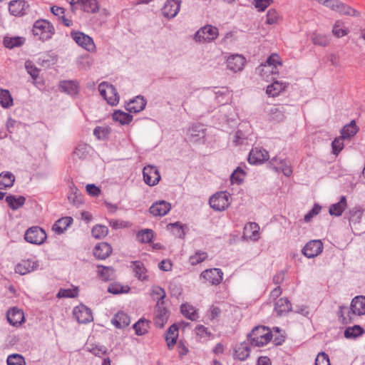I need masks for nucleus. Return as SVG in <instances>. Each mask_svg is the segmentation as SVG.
Instances as JSON below:
<instances>
[{
	"label": "nucleus",
	"mask_w": 365,
	"mask_h": 365,
	"mask_svg": "<svg viewBox=\"0 0 365 365\" xmlns=\"http://www.w3.org/2000/svg\"><path fill=\"white\" fill-rule=\"evenodd\" d=\"M346 309V307L341 306L338 312L339 318L344 324L352 322L354 320L353 315L361 316L365 314V297L358 296L352 299L347 317L344 316V310Z\"/></svg>",
	"instance_id": "nucleus-1"
},
{
	"label": "nucleus",
	"mask_w": 365,
	"mask_h": 365,
	"mask_svg": "<svg viewBox=\"0 0 365 365\" xmlns=\"http://www.w3.org/2000/svg\"><path fill=\"white\" fill-rule=\"evenodd\" d=\"M272 331L269 328L264 326L255 327L252 331L247 334V340L250 344L254 346H263L272 339Z\"/></svg>",
	"instance_id": "nucleus-2"
},
{
	"label": "nucleus",
	"mask_w": 365,
	"mask_h": 365,
	"mask_svg": "<svg viewBox=\"0 0 365 365\" xmlns=\"http://www.w3.org/2000/svg\"><path fill=\"white\" fill-rule=\"evenodd\" d=\"M33 34L43 41L49 40L55 33L53 26L44 19L37 20L33 26Z\"/></svg>",
	"instance_id": "nucleus-3"
},
{
	"label": "nucleus",
	"mask_w": 365,
	"mask_h": 365,
	"mask_svg": "<svg viewBox=\"0 0 365 365\" xmlns=\"http://www.w3.org/2000/svg\"><path fill=\"white\" fill-rule=\"evenodd\" d=\"M100 94L108 104L115 106L119 101V96L115 88L107 83L103 82L98 86Z\"/></svg>",
	"instance_id": "nucleus-4"
},
{
	"label": "nucleus",
	"mask_w": 365,
	"mask_h": 365,
	"mask_svg": "<svg viewBox=\"0 0 365 365\" xmlns=\"http://www.w3.org/2000/svg\"><path fill=\"white\" fill-rule=\"evenodd\" d=\"M230 195L226 192H220L214 194L209 200L210 207L216 211H222L227 208L230 204Z\"/></svg>",
	"instance_id": "nucleus-5"
},
{
	"label": "nucleus",
	"mask_w": 365,
	"mask_h": 365,
	"mask_svg": "<svg viewBox=\"0 0 365 365\" xmlns=\"http://www.w3.org/2000/svg\"><path fill=\"white\" fill-rule=\"evenodd\" d=\"M219 35L218 29L211 25H206L200 28L195 34L194 39L198 42L212 41Z\"/></svg>",
	"instance_id": "nucleus-6"
},
{
	"label": "nucleus",
	"mask_w": 365,
	"mask_h": 365,
	"mask_svg": "<svg viewBox=\"0 0 365 365\" xmlns=\"http://www.w3.org/2000/svg\"><path fill=\"white\" fill-rule=\"evenodd\" d=\"M324 5L336 12H339L341 14L349 15L351 16H359V11L339 1V0H326Z\"/></svg>",
	"instance_id": "nucleus-7"
},
{
	"label": "nucleus",
	"mask_w": 365,
	"mask_h": 365,
	"mask_svg": "<svg viewBox=\"0 0 365 365\" xmlns=\"http://www.w3.org/2000/svg\"><path fill=\"white\" fill-rule=\"evenodd\" d=\"M24 239L31 244L41 245L46 240V234L39 227H31L26 231Z\"/></svg>",
	"instance_id": "nucleus-8"
},
{
	"label": "nucleus",
	"mask_w": 365,
	"mask_h": 365,
	"mask_svg": "<svg viewBox=\"0 0 365 365\" xmlns=\"http://www.w3.org/2000/svg\"><path fill=\"white\" fill-rule=\"evenodd\" d=\"M170 311L161 302L156 304L154 312L153 322L157 328H163L170 317Z\"/></svg>",
	"instance_id": "nucleus-9"
},
{
	"label": "nucleus",
	"mask_w": 365,
	"mask_h": 365,
	"mask_svg": "<svg viewBox=\"0 0 365 365\" xmlns=\"http://www.w3.org/2000/svg\"><path fill=\"white\" fill-rule=\"evenodd\" d=\"M71 36L73 41L80 46L88 51H92L95 48L93 40L89 36L78 31H72Z\"/></svg>",
	"instance_id": "nucleus-10"
},
{
	"label": "nucleus",
	"mask_w": 365,
	"mask_h": 365,
	"mask_svg": "<svg viewBox=\"0 0 365 365\" xmlns=\"http://www.w3.org/2000/svg\"><path fill=\"white\" fill-rule=\"evenodd\" d=\"M323 243L319 240H313L308 242L302 252L307 258H314L322 252Z\"/></svg>",
	"instance_id": "nucleus-11"
},
{
	"label": "nucleus",
	"mask_w": 365,
	"mask_h": 365,
	"mask_svg": "<svg viewBox=\"0 0 365 365\" xmlns=\"http://www.w3.org/2000/svg\"><path fill=\"white\" fill-rule=\"evenodd\" d=\"M144 182L149 186L157 185L160 180V175L155 166L146 165L143 170Z\"/></svg>",
	"instance_id": "nucleus-12"
},
{
	"label": "nucleus",
	"mask_w": 365,
	"mask_h": 365,
	"mask_svg": "<svg viewBox=\"0 0 365 365\" xmlns=\"http://www.w3.org/2000/svg\"><path fill=\"white\" fill-rule=\"evenodd\" d=\"M269 159L268 152L262 148H254L250 152L248 162L250 164H262Z\"/></svg>",
	"instance_id": "nucleus-13"
},
{
	"label": "nucleus",
	"mask_w": 365,
	"mask_h": 365,
	"mask_svg": "<svg viewBox=\"0 0 365 365\" xmlns=\"http://www.w3.org/2000/svg\"><path fill=\"white\" fill-rule=\"evenodd\" d=\"M223 272L220 269L212 268L203 271L200 277L206 279L212 285L220 284L222 280Z\"/></svg>",
	"instance_id": "nucleus-14"
},
{
	"label": "nucleus",
	"mask_w": 365,
	"mask_h": 365,
	"mask_svg": "<svg viewBox=\"0 0 365 365\" xmlns=\"http://www.w3.org/2000/svg\"><path fill=\"white\" fill-rule=\"evenodd\" d=\"M73 315L81 324H86L93 320V314L91 310L85 305H79L73 309Z\"/></svg>",
	"instance_id": "nucleus-15"
},
{
	"label": "nucleus",
	"mask_w": 365,
	"mask_h": 365,
	"mask_svg": "<svg viewBox=\"0 0 365 365\" xmlns=\"http://www.w3.org/2000/svg\"><path fill=\"white\" fill-rule=\"evenodd\" d=\"M71 6L72 11H74V4H79L82 6L83 11L87 13H96L98 11V6L96 0H67Z\"/></svg>",
	"instance_id": "nucleus-16"
},
{
	"label": "nucleus",
	"mask_w": 365,
	"mask_h": 365,
	"mask_svg": "<svg viewBox=\"0 0 365 365\" xmlns=\"http://www.w3.org/2000/svg\"><path fill=\"white\" fill-rule=\"evenodd\" d=\"M181 0H168L162 8V13L165 17L174 18L180 11Z\"/></svg>",
	"instance_id": "nucleus-17"
},
{
	"label": "nucleus",
	"mask_w": 365,
	"mask_h": 365,
	"mask_svg": "<svg viewBox=\"0 0 365 365\" xmlns=\"http://www.w3.org/2000/svg\"><path fill=\"white\" fill-rule=\"evenodd\" d=\"M171 209V205L165 200H159L154 202L149 208L153 216H165Z\"/></svg>",
	"instance_id": "nucleus-18"
},
{
	"label": "nucleus",
	"mask_w": 365,
	"mask_h": 365,
	"mask_svg": "<svg viewBox=\"0 0 365 365\" xmlns=\"http://www.w3.org/2000/svg\"><path fill=\"white\" fill-rule=\"evenodd\" d=\"M269 165L275 171L282 172L287 177L290 176L292 173L290 164L284 160L273 158L269 161Z\"/></svg>",
	"instance_id": "nucleus-19"
},
{
	"label": "nucleus",
	"mask_w": 365,
	"mask_h": 365,
	"mask_svg": "<svg viewBox=\"0 0 365 365\" xmlns=\"http://www.w3.org/2000/svg\"><path fill=\"white\" fill-rule=\"evenodd\" d=\"M29 8V4L24 0H14L9 2V10L13 16H23Z\"/></svg>",
	"instance_id": "nucleus-20"
},
{
	"label": "nucleus",
	"mask_w": 365,
	"mask_h": 365,
	"mask_svg": "<svg viewBox=\"0 0 365 365\" xmlns=\"http://www.w3.org/2000/svg\"><path fill=\"white\" fill-rule=\"evenodd\" d=\"M6 317L9 323L14 327L21 325L24 321L23 311L16 307L9 309L6 313Z\"/></svg>",
	"instance_id": "nucleus-21"
},
{
	"label": "nucleus",
	"mask_w": 365,
	"mask_h": 365,
	"mask_svg": "<svg viewBox=\"0 0 365 365\" xmlns=\"http://www.w3.org/2000/svg\"><path fill=\"white\" fill-rule=\"evenodd\" d=\"M245 63V58L242 55H232L227 60V68L234 71H240L242 70Z\"/></svg>",
	"instance_id": "nucleus-22"
},
{
	"label": "nucleus",
	"mask_w": 365,
	"mask_h": 365,
	"mask_svg": "<svg viewBox=\"0 0 365 365\" xmlns=\"http://www.w3.org/2000/svg\"><path fill=\"white\" fill-rule=\"evenodd\" d=\"M112 247L107 242L98 243L93 249V255L98 259H105L112 253Z\"/></svg>",
	"instance_id": "nucleus-23"
},
{
	"label": "nucleus",
	"mask_w": 365,
	"mask_h": 365,
	"mask_svg": "<svg viewBox=\"0 0 365 365\" xmlns=\"http://www.w3.org/2000/svg\"><path fill=\"white\" fill-rule=\"evenodd\" d=\"M38 266V262L29 259L22 260L15 267V272L24 275L36 269Z\"/></svg>",
	"instance_id": "nucleus-24"
},
{
	"label": "nucleus",
	"mask_w": 365,
	"mask_h": 365,
	"mask_svg": "<svg viewBox=\"0 0 365 365\" xmlns=\"http://www.w3.org/2000/svg\"><path fill=\"white\" fill-rule=\"evenodd\" d=\"M145 105L146 101L143 96H139L128 103L126 109L130 113H138L145 108Z\"/></svg>",
	"instance_id": "nucleus-25"
},
{
	"label": "nucleus",
	"mask_w": 365,
	"mask_h": 365,
	"mask_svg": "<svg viewBox=\"0 0 365 365\" xmlns=\"http://www.w3.org/2000/svg\"><path fill=\"white\" fill-rule=\"evenodd\" d=\"M274 310L278 316H282L292 311V304L287 298L282 297L275 303Z\"/></svg>",
	"instance_id": "nucleus-26"
},
{
	"label": "nucleus",
	"mask_w": 365,
	"mask_h": 365,
	"mask_svg": "<svg viewBox=\"0 0 365 365\" xmlns=\"http://www.w3.org/2000/svg\"><path fill=\"white\" fill-rule=\"evenodd\" d=\"M118 329L124 328L130 324V320L128 314L123 312H118L111 321Z\"/></svg>",
	"instance_id": "nucleus-27"
},
{
	"label": "nucleus",
	"mask_w": 365,
	"mask_h": 365,
	"mask_svg": "<svg viewBox=\"0 0 365 365\" xmlns=\"http://www.w3.org/2000/svg\"><path fill=\"white\" fill-rule=\"evenodd\" d=\"M130 267L135 273V276L141 281L147 279L146 269L144 264L140 261H133L131 262Z\"/></svg>",
	"instance_id": "nucleus-28"
},
{
	"label": "nucleus",
	"mask_w": 365,
	"mask_h": 365,
	"mask_svg": "<svg viewBox=\"0 0 365 365\" xmlns=\"http://www.w3.org/2000/svg\"><path fill=\"white\" fill-rule=\"evenodd\" d=\"M178 336V327L175 324H172L168 329L165 336L168 349H172L176 344Z\"/></svg>",
	"instance_id": "nucleus-29"
},
{
	"label": "nucleus",
	"mask_w": 365,
	"mask_h": 365,
	"mask_svg": "<svg viewBox=\"0 0 365 365\" xmlns=\"http://www.w3.org/2000/svg\"><path fill=\"white\" fill-rule=\"evenodd\" d=\"M285 112L284 106H274L269 110V120L281 122L285 118Z\"/></svg>",
	"instance_id": "nucleus-30"
},
{
	"label": "nucleus",
	"mask_w": 365,
	"mask_h": 365,
	"mask_svg": "<svg viewBox=\"0 0 365 365\" xmlns=\"http://www.w3.org/2000/svg\"><path fill=\"white\" fill-rule=\"evenodd\" d=\"M346 199L345 196H341L338 202L331 205L329 207V214L333 216L339 217L346 207Z\"/></svg>",
	"instance_id": "nucleus-31"
},
{
	"label": "nucleus",
	"mask_w": 365,
	"mask_h": 365,
	"mask_svg": "<svg viewBox=\"0 0 365 365\" xmlns=\"http://www.w3.org/2000/svg\"><path fill=\"white\" fill-rule=\"evenodd\" d=\"M60 89L68 95L73 96L78 93V85L76 81H64L61 82Z\"/></svg>",
	"instance_id": "nucleus-32"
},
{
	"label": "nucleus",
	"mask_w": 365,
	"mask_h": 365,
	"mask_svg": "<svg viewBox=\"0 0 365 365\" xmlns=\"http://www.w3.org/2000/svg\"><path fill=\"white\" fill-rule=\"evenodd\" d=\"M287 84L282 82L274 81L267 87L266 93L269 96L275 97L285 89Z\"/></svg>",
	"instance_id": "nucleus-33"
},
{
	"label": "nucleus",
	"mask_w": 365,
	"mask_h": 365,
	"mask_svg": "<svg viewBox=\"0 0 365 365\" xmlns=\"http://www.w3.org/2000/svg\"><path fill=\"white\" fill-rule=\"evenodd\" d=\"M6 202L11 210H16L25 204L26 198L24 196L9 195L6 197Z\"/></svg>",
	"instance_id": "nucleus-34"
},
{
	"label": "nucleus",
	"mask_w": 365,
	"mask_h": 365,
	"mask_svg": "<svg viewBox=\"0 0 365 365\" xmlns=\"http://www.w3.org/2000/svg\"><path fill=\"white\" fill-rule=\"evenodd\" d=\"M72 222V217H62L56 222L53 226V230L58 234H62Z\"/></svg>",
	"instance_id": "nucleus-35"
},
{
	"label": "nucleus",
	"mask_w": 365,
	"mask_h": 365,
	"mask_svg": "<svg viewBox=\"0 0 365 365\" xmlns=\"http://www.w3.org/2000/svg\"><path fill=\"white\" fill-rule=\"evenodd\" d=\"M15 176L9 172L0 174V190L6 189L13 186Z\"/></svg>",
	"instance_id": "nucleus-36"
},
{
	"label": "nucleus",
	"mask_w": 365,
	"mask_h": 365,
	"mask_svg": "<svg viewBox=\"0 0 365 365\" xmlns=\"http://www.w3.org/2000/svg\"><path fill=\"white\" fill-rule=\"evenodd\" d=\"M359 130V128L356 125L355 120H351L348 125L344 126L341 131V138L344 139L349 138L354 136Z\"/></svg>",
	"instance_id": "nucleus-37"
},
{
	"label": "nucleus",
	"mask_w": 365,
	"mask_h": 365,
	"mask_svg": "<svg viewBox=\"0 0 365 365\" xmlns=\"http://www.w3.org/2000/svg\"><path fill=\"white\" fill-rule=\"evenodd\" d=\"M90 146L86 143H79L73 153L74 159H85L88 155Z\"/></svg>",
	"instance_id": "nucleus-38"
},
{
	"label": "nucleus",
	"mask_w": 365,
	"mask_h": 365,
	"mask_svg": "<svg viewBox=\"0 0 365 365\" xmlns=\"http://www.w3.org/2000/svg\"><path fill=\"white\" fill-rule=\"evenodd\" d=\"M113 119L119 122L122 125L130 123L133 120V116L121 110L115 111L113 114Z\"/></svg>",
	"instance_id": "nucleus-39"
},
{
	"label": "nucleus",
	"mask_w": 365,
	"mask_h": 365,
	"mask_svg": "<svg viewBox=\"0 0 365 365\" xmlns=\"http://www.w3.org/2000/svg\"><path fill=\"white\" fill-rule=\"evenodd\" d=\"M4 45L8 48H14L21 46L24 43V38L19 36L16 37H4L3 41Z\"/></svg>",
	"instance_id": "nucleus-40"
},
{
	"label": "nucleus",
	"mask_w": 365,
	"mask_h": 365,
	"mask_svg": "<svg viewBox=\"0 0 365 365\" xmlns=\"http://www.w3.org/2000/svg\"><path fill=\"white\" fill-rule=\"evenodd\" d=\"M154 232L150 229H144L140 230L136 235L137 240L141 243H149L152 241Z\"/></svg>",
	"instance_id": "nucleus-41"
},
{
	"label": "nucleus",
	"mask_w": 365,
	"mask_h": 365,
	"mask_svg": "<svg viewBox=\"0 0 365 365\" xmlns=\"http://www.w3.org/2000/svg\"><path fill=\"white\" fill-rule=\"evenodd\" d=\"M0 104L3 108H9L13 105V98L6 89L0 88Z\"/></svg>",
	"instance_id": "nucleus-42"
},
{
	"label": "nucleus",
	"mask_w": 365,
	"mask_h": 365,
	"mask_svg": "<svg viewBox=\"0 0 365 365\" xmlns=\"http://www.w3.org/2000/svg\"><path fill=\"white\" fill-rule=\"evenodd\" d=\"M98 276L104 281H108L113 278L114 269L110 267L98 266Z\"/></svg>",
	"instance_id": "nucleus-43"
},
{
	"label": "nucleus",
	"mask_w": 365,
	"mask_h": 365,
	"mask_svg": "<svg viewBox=\"0 0 365 365\" xmlns=\"http://www.w3.org/2000/svg\"><path fill=\"white\" fill-rule=\"evenodd\" d=\"M364 333L363 329L359 325L348 327L344 331V336L346 339H355Z\"/></svg>",
	"instance_id": "nucleus-44"
},
{
	"label": "nucleus",
	"mask_w": 365,
	"mask_h": 365,
	"mask_svg": "<svg viewBox=\"0 0 365 365\" xmlns=\"http://www.w3.org/2000/svg\"><path fill=\"white\" fill-rule=\"evenodd\" d=\"M182 314L187 319L194 321L197 317V314L195 308L189 304H182L180 307Z\"/></svg>",
	"instance_id": "nucleus-45"
},
{
	"label": "nucleus",
	"mask_w": 365,
	"mask_h": 365,
	"mask_svg": "<svg viewBox=\"0 0 365 365\" xmlns=\"http://www.w3.org/2000/svg\"><path fill=\"white\" fill-rule=\"evenodd\" d=\"M149 322L145 319H140L133 326L135 329V334L142 336L148 331Z\"/></svg>",
	"instance_id": "nucleus-46"
},
{
	"label": "nucleus",
	"mask_w": 365,
	"mask_h": 365,
	"mask_svg": "<svg viewBox=\"0 0 365 365\" xmlns=\"http://www.w3.org/2000/svg\"><path fill=\"white\" fill-rule=\"evenodd\" d=\"M259 226L255 222H250L247 224L244 228V235L257 240V235L258 234Z\"/></svg>",
	"instance_id": "nucleus-47"
},
{
	"label": "nucleus",
	"mask_w": 365,
	"mask_h": 365,
	"mask_svg": "<svg viewBox=\"0 0 365 365\" xmlns=\"http://www.w3.org/2000/svg\"><path fill=\"white\" fill-rule=\"evenodd\" d=\"M257 73L267 81L270 74H277L278 71L274 70L272 68L268 66L265 63H262L257 68Z\"/></svg>",
	"instance_id": "nucleus-48"
},
{
	"label": "nucleus",
	"mask_w": 365,
	"mask_h": 365,
	"mask_svg": "<svg viewBox=\"0 0 365 365\" xmlns=\"http://www.w3.org/2000/svg\"><path fill=\"white\" fill-rule=\"evenodd\" d=\"M91 233L96 239H101L108 235V229L106 226L96 225L92 228Z\"/></svg>",
	"instance_id": "nucleus-49"
},
{
	"label": "nucleus",
	"mask_w": 365,
	"mask_h": 365,
	"mask_svg": "<svg viewBox=\"0 0 365 365\" xmlns=\"http://www.w3.org/2000/svg\"><path fill=\"white\" fill-rule=\"evenodd\" d=\"M70 203L78 206L83 203V197L77 188H71V193L68 196Z\"/></svg>",
	"instance_id": "nucleus-50"
},
{
	"label": "nucleus",
	"mask_w": 365,
	"mask_h": 365,
	"mask_svg": "<svg viewBox=\"0 0 365 365\" xmlns=\"http://www.w3.org/2000/svg\"><path fill=\"white\" fill-rule=\"evenodd\" d=\"M312 40L314 45L326 46L329 43V39L326 35L314 33L312 36Z\"/></svg>",
	"instance_id": "nucleus-51"
},
{
	"label": "nucleus",
	"mask_w": 365,
	"mask_h": 365,
	"mask_svg": "<svg viewBox=\"0 0 365 365\" xmlns=\"http://www.w3.org/2000/svg\"><path fill=\"white\" fill-rule=\"evenodd\" d=\"M265 63L269 66L270 68H272L275 71L277 70L278 66H282V63L281 61V58L279 56L277 53H272L271 54L267 59Z\"/></svg>",
	"instance_id": "nucleus-52"
},
{
	"label": "nucleus",
	"mask_w": 365,
	"mask_h": 365,
	"mask_svg": "<svg viewBox=\"0 0 365 365\" xmlns=\"http://www.w3.org/2000/svg\"><path fill=\"white\" fill-rule=\"evenodd\" d=\"M7 365H25L24 358L19 354H13L7 358Z\"/></svg>",
	"instance_id": "nucleus-53"
},
{
	"label": "nucleus",
	"mask_w": 365,
	"mask_h": 365,
	"mask_svg": "<svg viewBox=\"0 0 365 365\" xmlns=\"http://www.w3.org/2000/svg\"><path fill=\"white\" fill-rule=\"evenodd\" d=\"M245 173L242 169L240 167L237 168V169L232 173L230 176V181L232 184L236 183L240 185L243 181V178Z\"/></svg>",
	"instance_id": "nucleus-54"
},
{
	"label": "nucleus",
	"mask_w": 365,
	"mask_h": 365,
	"mask_svg": "<svg viewBox=\"0 0 365 365\" xmlns=\"http://www.w3.org/2000/svg\"><path fill=\"white\" fill-rule=\"evenodd\" d=\"M207 257V254L205 252H197L194 255L190 257V262L192 265H196L203 262Z\"/></svg>",
	"instance_id": "nucleus-55"
},
{
	"label": "nucleus",
	"mask_w": 365,
	"mask_h": 365,
	"mask_svg": "<svg viewBox=\"0 0 365 365\" xmlns=\"http://www.w3.org/2000/svg\"><path fill=\"white\" fill-rule=\"evenodd\" d=\"M77 295L78 290L71 289H61L57 294L58 298H73Z\"/></svg>",
	"instance_id": "nucleus-56"
},
{
	"label": "nucleus",
	"mask_w": 365,
	"mask_h": 365,
	"mask_svg": "<svg viewBox=\"0 0 365 365\" xmlns=\"http://www.w3.org/2000/svg\"><path fill=\"white\" fill-rule=\"evenodd\" d=\"M205 129L201 125H194L189 129V133L191 137L203 138Z\"/></svg>",
	"instance_id": "nucleus-57"
},
{
	"label": "nucleus",
	"mask_w": 365,
	"mask_h": 365,
	"mask_svg": "<svg viewBox=\"0 0 365 365\" xmlns=\"http://www.w3.org/2000/svg\"><path fill=\"white\" fill-rule=\"evenodd\" d=\"M153 295H156L157 298V303L161 302L162 304H164V299L166 297L165 292L164 289L161 288L160 287L156 286L153 288Z\"/></svg>",
	"instance_id": "nucleus-58"
},
{
	"label": "nucleus",
	"mask_w": 365,
	"mask_h": 365,
	"mask_svg": "<svg viewBox=\"0 0 365 365\" xmlns=\"http://www.w3.org/2000/svg\"><path fill=\"white\" fill-rule=\"evenodd\" d=\"M279 15L274 9H269L267 14L266 24L272 25L277 23Z\"/></svg>",
	"instance_id": "nucleus-59"
},
{
	"label": "nucleus",
	"mask_w": 365,
	"mask_h": 365,
	"mask_svg": "<svg viewBox=\"0 0 365 365\" xmlns=\"http://www.w3.org/2000/svg\"><path fill=\"white\" fill-rule=\"evenodd\" d=\"M322 207L320 205H319L318 204H315L314 207L312 208V210L304 215V221L306 222H309V221H311V220L314 216L317 215L319 213Z\"/></svg>",
	"instance_id": "nucleus-60"
},
{
	"label": "nucleus",
	"mask_w": 365,
	"mask_h": 365,
	"mask_svg": "<svg viewBox=\"0 0 365 365\" xmlns=\"http://www.w3.org/2000/svg\"><path fill=\"white\" fill-rule=\"evenodd\" d=\"M315 365H331L329 356L324 352H320L315 359Z\"/></svg>",
	"instance_id": "nucleus-61"
},
{
	"label": "nucleus",
	"mask_w": 365,
	"mask_h": 365,
	"mask_svg": "<svg viewBox=\"0 0 365 365\" xmlns=\"http://www.w3.org/2000/svg\"><path fill=\"white\" fill-rule=\"evenodd\" d=\"M332 33L334 36L339 38L346 36L347 34V30L342 29L341 27V23L337 21L333 27Z\"/></svg>",
	"instance_id": "nucleus-62"
},
{
	"label": "nucleus",
	"mask_w": 365,
	"mask_h": 365,
	"mask_svg": "<svg viewBox=\"0 0 365 365\" xmlns=\"http://www.w3.org/2000/svg\"><path fill=\"white\" fill-rule=\"evenodd\" d=\"M362 216V210L359 207L353 208L350 212V221L359 222Z\"/></svg>",
	"instance_id": "nucleus-63"
},
{
	"label": "nucleus",
	"mask_w": 365,
	"mask_h": 365,
	"mask_svg": "<svg viewBox=\"0 0 365 365\" xmlns=\"http://www.w3.org/2000/svg\"><path fill=\"white\" fill-rule=\"evenodd\" d=\"M26 69L27 72L31 75L32 78L36 79L38 76L39 69L36 66H33L31 62H26Z\"/></svg>",
	"instance_id": "nucleus-64"
}]
</instances>
